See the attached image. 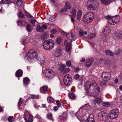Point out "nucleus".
I'll list each match as a JSON object with an SVG mask.
<instances>
[{"label":"nucleus","instance_id":"obj_33","mask_svg":"<svg viewBox=\"0 0 122 122\" xmlns=\"http://www.w3.org/2000/svg\"><path fill=\"white\" fill-rule=\"evenodd\" d=\"M47 100L49 103L53 102L54 101V99L51 97H48L47 98Z\"/></svg>","mask_w":122,"mask_h":122},{"label":"nucleus","instance_id":"obj_34","mask_svg":"<svg viewBox=\"0 0 122 122\" xmlns=\"http://www.w3.org/2000/svg\"><path fill=\"white\" fill-rule=\"evenodd\" d=\"M23 2L22 0H18L17 1L16 4L18 6H20L22 5Z\"/></svg>","mask_w":122,"mask_h":122},{"label":"nucleus","instance_id":"obj_63","mask_svg":"<svg viewBox=\"0 0 122 122\" xmlns=\"http://www.w3.org/2000/svg\"><path fill=\"white\" fill-rule=\"evenodd\" d=\"M85 58H82L80 60L81 62H84L85 61Z\"/></svg>","mask_w":122,"mask_h":122},{"label":"nucleus","instance_id":"obj_1","mask_svg":"<svg viewBox=\"0 0 122 122\" xmlns=\"http://www.w3.org/2000/svg\"><path fill=\"white\" fill-rule=\"evenodd\" d=\"M86 8L90 10H94L99 7V3L96 0H88L85 3Z\"/></svg>","mask_w":122,"mask_h":122},{"label":"nucleus","instance_id":"obj_42","mask_svg":"<svg viewBox=\"0 0 122 122\" xmlns=\"http://www.w3.org/2000/svg\"><path fill=\"white\" fill-rule=\"evenodd\" d=\"M25 15L28 17L33 18V17L32 16L29 12L25 11Z\"/></svg>","mask_w":122,"mask_h":122},{"label":"nucleus","instance_id":"obj_37","mask_svg":"<svg viewBox=\"0 0 122 122\" xmlns=\"http://www.w3.org/2000/svg\"><path fill=\"white\" fill-rule=\"evenodd\" d=\"M18 16L20 18H23L24 17V15L22 12L20 11L19 12Z\"/></svg>","mask_w":122,"mask_h":122},{"label":"nucleus","instance_id":"obj_62","mask_svg":"<svg viewBox=\"0 0 122 122\" xmlns=\"http://www.w3.org/2000/svg\"><path fill=\"white\" fill-rule=\"evenodd\" d=\"M112 17L110 15H107L105 16V18L106 19H109L111 18Z\"/></svg>","mask_w":122,"mask_h":122},{"label":"nucleus","instance_id":"obj_27","mask_svg":"<svg viewBox=\"0 0 122 122\" xmlns=\"http://www.w3.org/2000/svg\"><path fill=\"white\" fill-rule=\"evenodd\" d=\"M71 42L68 43L66 46V49L67 51H69L71 49Z\"/></svg>","mask_w":122,"mask_h":122},{"label":"nucleus","instance_id":"obj_46","mask_svg":"<svg viewBox=\"0 0 122 122\" xmlns=\"http://www.w3.org/2000/svg\"><path fill=\"white\" fill-rule=\"evenodd\" d=\"M80 78L79 75L77 74H76L74 76V79H75L76 80H77L79 78Z\"/></svg>","mask_w":122,"mask_h":122},{"label":"nucleus","instance_id":"obj_24","mask_svg":"<svg viewBox=\"0 0 122 122\" xmlns=\"http://www.w3.org/2000/svg\"><path fill=\"white\" fill-rule=\"evenodd\" d=\"M23 81L24 85H25L29 84L30 82V80L27 77H25L23 79Z\"/></svg>","mask_w":122,"mask_h":122},{"label":"nucleus","instance_id":"obj_36","mask_svg":"<svg viewBox=\"0 0 122 122\" xmlns=\"http://www.w3.org/2000/svg\"><path fill=\"white\" fill-rule=\"evenodd\" d=\"M69 97L73 99H74L75 97V94L72 93H70L69 94Z\"/></svg>","mask_w":122,"mask_h":122},{"label":"nucleus","instance_id":"obj_11","mask_svg":"<svg viewBox=\"0 0 122 122\" xmlns=\"http://www.w3.org/2000/svg\"><path fill=\"white\" fill-rule=\"evenodd\" d=\"M111 77V74L109 72H104L102 73V78L104 81H108L110 79Z\"/></svg>","mask_w":122,"mask_h":122},{"label":"nucleus","instance_id":"obj_58","mask_svg":"<svg viewBox=\"0 0 122 122\" xmlns=\"http://www.w3.org/2000/svg\"><path fill=\"white\" fill-rule=\"evenodd\" d=\"M70 71V69L68 68H65L64 70V72H67Z\"/></svg>","mask_w":122,"mask_h":122},{"label":"nucleus","instance_id":"obj_17","mask_svg":"<svg viewBox=\"0 0 122 122\" xmlns=\"http://www.w3.org/2000/svg\"><path fill=\"white\" fill-rule=\"evenodd\" d=\"M101 3L104 5L109 4L112 2L115 1V0H101Z\"/></svg>","mask_w":122,"mask_h":122},{"label":"nucleus","instance_id":"obj_9","mask_svg":"<svg viewBox=\"0 0 122 122\" xmlns=\"http://www.w3.org/2000/svg\"><path fill=\"white\" fill-rule=\"evenodd\" d=\"M24 117L26 122H32L33 116L31 114L29 113L28 111H25L24 113Z\"/></svg>","mask_w":122,"mask_h":122},{"label":"nucleus","instance_id":"obj_21","mask_svg":"<svg viewBox=\"0 0 122 122\" xmlns=\"http://www.w3.org/2000/svg\"><path fill=\"white\" fill-rule=\"evenodd\" d=\"M105 53L107 55L111 56H113L114 55V54L113 52L108 50H105Z\"/></svg>","mask_w":122,"mask_h":122},{"label":"nucleus","instance_id":"obj_53","mask_svg":"<svg viewBox=\"0 0 122 122\" xmlns=\"http://www.w3.org/2000/svg\"><path fill=\"white\" fill-rule=\"evenodd\" d=\"M27 40L26 38L25 39H23L22 40V44L24 45L26 43Z\"/></svg>","mask_w":122,"mask_h":122},{"label":"nucleus","instance_id":"obj_54","mask_svg":"<svg viewBox=\"0 0 122 122\" xmlns=\"http://www.w3.org/2000/svg\"><path fill=\"white\" fill-rule=\"evenodd\" d=\"M49 20L50 21H53L55 20V18L54 17L51 16L49 18Z\"/></svg>","mask_w":122,"mask_h":122},{"label":"nucleus","instance_id":"obj_55","mask_svg":"<svg viewBox=\"0 0 122 122\" xmlns=\"http://www.w3.org/2000/svg\"><path fill=\"white\" fill-rule=\"evenodd\" d=\"M84 33L83 31L81 30L79 32V34L81 36H83V35Z\"/></svg>","mask_w":122,"mask_h":122},{"label":"nucleus","instance_id":"obj_43","mask_svg":"<svg viewBox=\"0 0 122 122\" xmlns=\"http://www.w3.org/2000/svg\"><path fill=\"white\" fill-rule=\"evenodd\" d=\"M120 52V51L119 49H118L115 52L114 54L115 55H117L119 54Z\"/></svg>","mask_w":122,"mask_h":122},{"label":"nucleus","instance_id":"obj_39","mask_svg":"<svg viewBox=\"0 0 122 122\" xmlns=\"http://www.w3.org/2000/svg\"><path fill=\"white\" fill-rule=\"evenodd\" d=\"M76 10H73L71 12L72 14L71 16L75 17L76 16Z\"/></svg>","mask_w":122,"mask_h":122},{"label":"nucleus","instance_id":"obj_25","mask_svg":"<svg viewBox=\"0 0 122 122\" xmlns=\"http://www.w3.org/2000/svg\"><path fill=\"white\" fill-rule=\"evenodd\" d=\"M48 88L47 86H43L42 87L40 88L41 92H42L45 93L47 91Z\"/></svg>","mask_w":122,"mask_h":122},{"label":"nucleus","instance_id":"obj_52","mask_svg":"<svg viewBox=\"0 0 122 122\" xmlns=\"http://www.w3.org/2000/svg\"><path fill=\"white\" fill-rule=\"evenodd\" d=\"M56 103L57 106L59 107H61V104L60 102L59 101V100H57L56 101Z\"/></svg>","mask_w":122,"mask_h":122},{"label":"nucleus","instance_id":"obj_20","mask_svg":"<svg viewBox=\"0 0 122 122\" xmlns=\"http://www.w3.org/2000/svg\"><path fill=\"white\" fill-rule=\"evenodd\" d=\"M48 38V36L47 33L46 32H44L41 35V38L42 40H44L47 39Z\"/></svg>","mask_w":122,"mask_h":122},{"label":"nucleus","instance_id":"obj_15","mask_svg":"<svg viewBox=\"0 0 122 122\" xmlns=\"http://www.w3.org/2000/svg\"><path fill=\"white\" fill-rule=\"evenodd\" d=\"M61 50L59 48H57L53 53V55L56 57H59L61 56Z\"/></svg>","mask_w":122,"mask_h":122},{"label":"nucleus","instance_id":"obj_3","mask_svg":"<svg viewBox=\"0 0 122 122\" xmlns=\"http://www.w3.org/2000/svg\"><path fill=\"white\" fill-rule=\"evenodd\" d=\"M94 14L92 12L87 13L83 17V21L86 23H88L91 21L94 18Z\"/></svg>","mask_w":122,"mask_h":122},{"label":"nucleus","instance_id":"obj_49","mask_svg":"<svg viewBox=\"0 0 122 122\" xmlns=\"http://www.w3.org/2000/svg\"><path fill=\"white\" fill-rule=\"evenodd\" d=\"M61 38H59L57 39L56 42L59 44H60L61 42Z\"/></svg>","mask_w":122,"mask_h":122},{"label":"nucleus","instance_id":"obj_60","mask_svg":"<svg viewBox=\"0 0 122 122\" xmlns=\"http://www.w3.org/2000/svg\"><path fill=\"white\" fill-rule=\"evenodd\" d=\"M41 27L43 29L45 30L46 29H47V26L46 25H42Z\"/></svg>","mask_w":122,"mask_h":122},{"label":"nucleus","instance_id":"obj_57","mask_svg":"<svg viewBox=\"0 0 122 122\" xmlns=\"http://www.w3.org/2000/svg\"><path fill=\"white\" fill-rule=\"evenodd\" d=\"M66 66L65 65H63L61 66L60 69L61 71H64V70L65 69V67Z\"/></svg>","mask_w":122,"mask_h":122},{"label":"nucleus","instance_id":"obj_45","mask_svg":"<svg viewBox=\"0 0 122 122\" xmlns=\"http://www.w3.org/2000/svg\"><path fill=\"white\" fill-rule=\"evenodd\" d=\"M22 98H20V100L19 102H18V106L19 107V108L21 104L22 103Z\"/></svg>","mask_w":122,"mask_h":122},{"label":"nucleus","instance_id":"obj_16","mask_svg":"<svg viewBox=\"0 0 122 122\" xmlns=\"http://www.w3.org/2000/svg\"><path fill=\"white\" fill-rule=\"evenodd\" d=\"M94 117V115L92 114H90L89 115L86 122H95Z\"/></svg>","mask_w":122,"mask_h":122},{"label":"nucleus","instance_id":"obj_29","mask_svg":"<svg viewBox=\"0 0 122 122\" xmlns=\"http://www.w3.org/2000/svg\"><path fill=\"white\" fill-rule=\"evenodd\" d=\"M82 12L81 10H79L77 12V20H79L80 19L81 17V15Z\"/></svg>","mask_w":122,"mask_h":122},{"label":"nucleus","instance_id":"obj_10","mask_svg":"<svg viewBox=\"0 0 122 122\" xmlns=\"http://www.w3.org/2000/svg\"><path fill=\"white\" fill-rule=\"evenodd\" d=\"M90 82L89 81L85 83V86L86 88L85 95H87L88 96H91V93L88 90V89L90 88L92 86H93V84L90 83Z\"/></svg>","mask_w":122,"mask_h":122},{"label":"nucleus","instance_id":"obj_56","mask_svg":"<svg viewBox=\"0 0 122 122\" xmlns=\"http://www.w3.org/2000/svg\"><path fill=\"white\" fill-rule=\"evenodd\" d=\"M67 9L66 7H65L64 8L62 9L61 10V11L62 12H65L67 11Z\"/></svg>","mask_w":122,"mask_h":122},{"label":"nucleus","instance_id":"obj_12","mask_svg":"<svg viewBox=\"0 0 122 122\" xmlns=\"http://www.w3.org/2000/svg\"><path fill=\"white\" fill-rule=\"evenodd\" d=\"M66 37L71 41H75L76 38V37L74 34L67 33Z\"/></svg>","mask_w":122,"mask_h":122},{"label":"nucleus","instance_id":"obj_22","mask_svg":"<svg viewBox=\"0 0 122 122\" xmlns=\"http://www.w3.org/2000/svg\"><path fill=\"white\" fill-rule=\"evenodd\" d=\"M109 23L111 25H114L116 24L115 21V18L113 17L110 19L108 21Z\"/></svg>","mask_w":122,"mask_h":122},{"label":"nucleus","instance_id":"obj_13","mask_svg":"<svg viewBox=\"0 0 122 122\" xmlns=\"http://www.w3.org/2000/svg\"><path fill=\"white\" fill-rule=\"evenodd\" d=\"M37 61L39 63L42 65L45 63V61L43 56L41 54L39 55L37 59Z\"/></svg>","mask_w":122,"mask_h":122},{"label":"nucleus","instance_id":"obj_38","mask_svg":"<svg viewBox=\"0 0 122 122\" xmlns=\"http://www.w3.org/2000/svg\"><path fill=\"white\" fill-rule=\"evenodd\" d=\"M65 7L67 9H70L71 8V6L70 4L68 2H66L65 3Z\"/></svg>","mask_w":122,"mask_h":122},{"label":"nucleus","instance_id":"obj_6","mask_svg":"<svg viewBox=\"0 0 122 122\" xmlns=\"http://www.w3.org/2000/svg\"><path fill=\"white\" fill-rule=\"evenodd\" d=\"M119 111L117 108L112 110L109 113V117L110 119H113L116 118L118 116Z\"/></svg>","mask_w":122,"mask_h":122},{"label":"nucleus","instance_id":"obj_4","mask_svg":"<svg viewBox=\"0 0 122 122\" xmlns=\"http://www.w3.org/2000/svg\"><path fill=\"white\" fill-rule=\"evenodd\" d=\"M107 114L104 111H101L98 114L97 118L100 121H106L108 120Z\"/></svg>","mask_w":122,"mask_h":122},{"label":"nucleus","instance_id":"obj_5","mask_svg":"<svg viewBox=\"0 0 122 122\" xmlns=\"http://www.w3.org/2000/svg\"><path fill=\"white\" fill-rule=\"evenodd\" d=\"M38 55L37 53L35 51H29L25 56V59L28 61L33 59L34 58H36Z\"/></svg>","mask_w":122,"mask_h":122},{"label":"nucleus","instance_id":"obj_41","mask_svg":"<svg viewBox=\"0 0 122 122\" xmlns=\"http://www.w3.org/2000/svg\"><path fill=\"white\" fill-rule=\"evenodd\" d=\"M52 116V114L50 113L47 114L46 115V117L48 119H51Z\"/></svg>","mask_w":122,"mask_h":122},{"label":"nucleus","instance_id":"obj_2","mask_svg":"<svg viewBox=\"0 0 122 122\" xmlns=\"http://www.w3.org/2000/svg\"><path fill=\"white\" fill-rule=\"evenodd\" d=\"M54 45V41L52 39H48L45 40L42 44L44 48L47 50L52 49Z\"/></svg>","mask_w":122,"mask_h":122},{"label":"nucleus","instance_id":"obj_51","mask_svg":"<svg viewBox=\"0 0 122 122\" xmlns=\"http://www.w3.org/2000/svg\"><path fill=\"white\" fill-rule=\"evenodd\" d=\"M67 115V114L66 112H64L62 113V117L64 118H65V119H66Z\"/></svg>","mask_w":122,"mask_h":122},{"label":"nucleus","instance_id":"obj_28","mask_svg":"<svg viewBox=\"0 0 122 122\" xmlns=\"http://www.w3.org/2000/svg\"><path fill=\"white\" fill-rule=\"evenodd\" d=\"M36 30L38 32H43L44 31L39 25H37L36 28Z\"/></svg>","mask_w":122,"mask_h":122},{"label":"nucleus","instance_id":"obj_26","mask_svg":"<svg viewBox=\"0 0 122 122\" xmlns=\"http://www.w3.org/2000/svg\"><path fill=\"white\" fill-rule=\"evenodd\" d=\"M112 17H113L115 18V22L116 24L118 23L120 20V16L117 15Z\"/></svg>","mask_w":122,"mask_h":122},{"label":"nucleus","instance_id":"obj_61","mask_svg":"<svg viewBox=\"0 0 122 122\" xmlns=\"http://www.w3.org/2000/svg\"><path fill=\"white\" fill-rule=\"evenodd\" d=\"M61 34L63 35H66V34L67 33L65 32L63 30H61Z\"/></svg>","mask_w":122,"mask_h":122},{"label":"nucleus","instance_id":"obj_44","mask_svg":"<svg viewBox=\"0 0 122 122\" xmlns=\"http://www.w3.org/2000/svg\"><path fill=\"white\" fill-rule=\"evenodd\" d=\"M66 64L67 66L69 67L71 66V62L70 61H68L66 62Z\"/></svg>","mask_w":122,"mask_h":122},{"label":"nucleus","instance_id":"obj_30","mask_svg":"<svg viewBox=\"0 0 122 122\" xmlns=\"http://www.w3.org/2000/svg\"><path fill=\"white\" fill-rule=\"evenodd\" d=\"M96 34L94 33L90 34L88 36V38L89 39L91 40V39L95 37Z\"/></svg>","mask_w":122,"mask_h":122},{"label":"nucleus","instance_id":"obj_18","mask_svg":"<svg viewBox=\"0 0 122 122\" xmlns=\"http://www.w3.org/2000/svg\"><path fill=\"white\" fill-rule=\"evenodd\" d=\"M23 71L21 69L18 70L16 72L15 75L17 77H20L22 76L23 74Z\"/></svg>","mask_w":122,"mask_h":122},{"label":"nucleus","instance_id":"obj_48","mask_svg":"<svg viewBox=\"0 0 122 122\" xmlns=\"http://www.w3.org/2000/svg\"><path fill=\"white\" fill-rule=\"evenodd\" d=\"M50 32L51 33L55 34L56 32V29H53L50 30Z\"/></svg>","mask_w":122,"mask_h":122},{"label":"nucleus","instance_id":"obj_35","mask_svg":"<svg viewBox=\"0 0 122 122\" xmlns=\"http://www.w3.org/2000/svg\"><path fill=\"white\" fill-rule=\"evenodd\" d=\"M17 23L18 26L20 27H22L24 26L23 22L21 20H19L17 22Z\"/></svg>","mask_w":122,"mask_h":122},{"label":"nucleus","instance_id":"obj_23","mask_svg":"<svg viewBox=\"0 0 122 122\" xmlns=\"http://www.w3.org/2000/svg\"><path fill=\"white\" fill-rule=\"evenodd\" d=\"M26 30L28 32H30L33 30V28L31 26V25L29 24H28L27 25L26 27Z\"/></svg>","mask_w":122,"mask_h":122},{"label":"nucleus","instance_id":"obj_8","mask_svg":"<svg viewBox=\"0 0 122 122\" xmlns=\"http://www.w3.org/2000/svg\"><path fill=\"white\" fill-rule=\"evenodd\" d=\"M72 79L71 76L70 75H66L64 78V82L65 85L66 86H69L71 83Z\"/></svg>","mask_w":122,"mask_h":122},{"label":"nucleus","instance_id":"obj_32","mask_svg":"<svg viewBox=\"0 0 122 122\" xmlns=\"http://www.w3.org/2000/svg\"><path fill=\"white\" fill-rule=\"evenodd\" d=\"M95 102L97 103H101L102 101V99L99 98H97L95 99Z\"/></svg>","mask_w":122,"mask_h":122},{"label":"nucleus","instance_id":"obj_47","mask_svg":"<svg viewBox=\"0 0 122 122\" xmlns=\"http://www.w3.org/2000/svg\"><path fill=\"white\" fill-rule=\"evenodd\" d=\"M36 20L35 19H32L31 20V23H32L33 26L35 25V22L36 21Z\"/></svg>","mask_w":122,"mask_h":122},{"label":"nucleus","instance_id":"obj_14","mask_svg":"<svg viewBox=\"0 0 122 122\" xmlns=\"http://www.w3.org/2000/svg\"><path fill=\"white\" fill-rule=\"evenodd\" d=\"M114 38L116 40L122 39V31H119L117 33L114 34L113 36Z\"/></svg>","mask_w":122,"mask_h":122},{"label":"nucleus","instance_id":"obj_59","mask_svg":"<svg viewBox=\"0 0 122 122\" xmlns=\"http://www.w3.org/2000/svg\"><path fill=\"white\" fill-rule=\"evenodd\" d=\"M35 118L38 119L39 121L41 120V118L40 116L38 115H36L35 116Z\"/></svg>","mask_w":122,"mask_h":122},{"label":"nucleus","instance_id":"obj_50","mask_svg":"<svg viewBox=\"0 0 122 122\" xmlns=\"http://www.w3.org/2000/svg\"><path fill=\"white\" fill-rule=\"evenodd\" d=\"M13 117L12 116L9 117L8 118V121L10 122H11L12 121V119H13Z\"/></svg>","mask_w":122,"mask_h":122},{"label":"nucleus","instance_id":"obj_7","mask_svg":"<svg viewBox=\"0 0 122 122\" xmlns=\"http://www.w3.org/2000/svg\"><path fill=\"white\" fill-rule=\"evenodd\" d=\"M44 76L47 79H50L52 78L54 76V72L52 70L47 69L45 70Z\"/></svg>","mask_w":122,"mask_h":122},{"label":"nucleus","instance_id":"obj_40","mask_svg":"<svg viewBox=\"0 0 122 122\" xmlns=\"http://www.w3.org/2000/svg\"><path fill=\"white\" fill-rule=\"evenodd\" d=\"M102 104L103 106L106 107H109L110 105V103L108 102H103L102 103Z\"/></svg>","mask_w":122,"mask_h":122},{"label":"nucleus","instance_id":"obj_19","mask_svg":"<svg viewBox=\"0 0 122 122\" xmlns=\"http://www.w3.org/2000/svg\"><path fill=\"white\" fill-rule=\"evenodd\" d=\"M93 58H92L91 59H89L87 61L86 63V66L89 67L90 66L92 65L93 62Z\"/></svg>","mask_w":122,"mask_h":122},{"label":"nucleus","instance_id":"obj_64","mask_svg":"<svg viewBox=\"0 0 122 122\" xmlns=\"http://www.w3.org/2000/svg\"><path fill=\"white\" fill-rule=\"evenodd\" d=\"M79 68L77 67L75 69V72H77L79 71Z\"/></svg>","mask_w":122,"mask_h":122},{"label":"nucleus","instance_id":"obj_31","mask_svg":"<svg viewBox=\"0 0 122 122\" xmlns=\"http://www.w3.org/2000/svg\"><path fill=\"white\" fill-rule=\"evenodd\" d=\"M10 0H1V3L4 4H8L10 3Z\"/></svg>","mask_w":122,"mask_h":122}]
</instances>
